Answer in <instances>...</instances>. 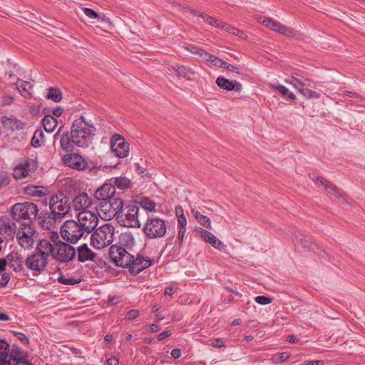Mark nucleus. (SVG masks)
<instances>
[{
	"instance_id": "nucleus-1",
	"label": "nucleus",
	"mask_w": 365,
	"mask_h": 365,
	"mask_svg": "<svg viewBox=\"0 0 365 365\" xmlns=\"http://www.w3.org/2000/svg\"><path fill=\"white\" fill-rule=\"evenodd\" d=\"M96 130V129L91 121L81 115L72 123L70 135L68 133H64L61 135V148L66 152H71L73 145L80 148L88 147L95 135Z\"/></svg>"
},
{
	"instance_id": "nucleus-2",
	"label": "nucleus",
	"mask_w": 365,
	"mask_h": 365,
	"mask_svg": "<svg viewBox=\"0 0 365 365\" xmlns=\"http://www.w3.org/2000/svg\"><path fill=\"white\" fill-rule=\"evenodd\" d=\"M51 243L48 240L43 239V250L49 252V255L59 262H68L76 256V249L68 242L62 241L56 233L52 236Z\"/></svg>"
},
{
	"instance_id": "nucleus-3",
	"label": "nucleus",
	"mask_w": 365,
	"mask_h": 365,
	"mask_svg": "<svg viewBox=\"0 0 365 365\" xmlns=\"http://www.w3.org/2000/svg\"><path fill=\"white\" fill-rule=\"evenodd\" d=\"M13 219L18 223L34 225V220L37 219L38 209L34 203L25 202L14 205L11 210Z\"/></svg>"
},
{
	"instance_id": "nucleus-4",
	"label": "nucleus",
	"mask_w": 365,
	"mask_h": 365,
	"mask_svg": "<svg viewBox=\"0 0 365 365\" xmlns=\"http://www.w3.org/2000/svg\"><path fill=\"white\" fill-rule=\"evenodd\" d=\"M115 227L110 224L103 225L93 230L91 243L97 250L109 246L113 241Z\"/></svg>"
},
{
	"instance_id": "nucleus-5",
	"label": "nucleus",
	"mask_w": 365,
	"mask_h": 365,
	"mask_svg": "<svg viewBox=\"0 0 365 365\" xmlns=\"http://www.w3.org/2000/svg\"><path fill=\"white\" fill-rule=\"evenodd\" d=\"M49 208L53 219L55 221H60L70 211L71 202L69 197L63 192H58L50 197Z\"/></svg>"
},
{
	"instance_id": "nucleus-6",
	"label": "nucleus",
	"mask_w": 365,
	"mask_h": 365,
	"mask_svg": "<svg viewBox=\"0 0 365 365\" xmlns=\"http://www.w3.org/2000/svg\"><path fill=\"white\" fill-rule=\"evenodd\" d=\"M123 207V201L119 197H114L108 200L98 202L97 206L98 215L106 221L110 220L118 215Z\"/></svg>"
},
{
	"instance_id": "nucleus-7",
	"label": "nucleus",
	"mask_w": 365,
	"mask_h": 365,
	"mask_svg": "<svg viewBox=\"0 0 365 365\" xmlns=\"http://www.w3.org/2000/svg\"><path fill=\"white\" fill-rule=\"evenodd\" d=\"M15 237L16 242L21 248L29 250L34 246L38 234L34 225L21 224L18 227Z\"/></svg>"
},
{
	"instance_id": "nucleus-8",
	"label": "nucleus",
	"mask_w": 365,
	"mask_h": 365,
	"mask_svg": "<svg viewBox=\"0 0 365 365\" xmlns=\"http://www.w3.org/2000/svg\"><path fill=\"white\" fill-rule=\"evenodd\" d=\"M143 232L150 240L163 237L167 232L166 221L159 217H148L143 225Z\"/></svg>"
},
{
	"instance_id": "nucleus-9",
	"label": "nucleus",
	"mask_w": 365,
	"mask_h": 365,
	"mask_svg": "<svg viewBox=\"0 0 365 365\" xmlns=\"http://www.w3.org/2000/svg\"><path fill=\"white\" fill-rule=\"evenodd\" d=\"M43 240L38 243L34 253L29 255L25 259V266L30 270L40 272L48 264L49 252L43 250Z\"/></svg>"
},
{
	"instance_id": "nucleus-10",
	"label": "nucleus",
	"mask_w": 365,
	"mask_h": 365,
	"mask_svg": "<svg viewBox=\"0 0 365 365\" xmlns=\"http://www.w3.org/2000/svg\"><path fill=\"white\" fill-rule=\"evenodd\" d=\"M60 233L64 241L70 244H76L83 237L86 232L76 220H70L63 222Z\"/></svg>"
},
{
	"instance_id": "nucleus-11",
	"label": "nucleus",
	"mask_w": 365,
	"mask_h": 365,
	"mask_svg": "<svg viewBox=\"0 0 365 365\" xmlns=\"http://www.w3.org/2000/svg\"><path fill=\"white\" fill-rule=\"evenodd\" d=\"M140 207L137 205H128L120 210L118 221L120 225L129 227H140Z\"/></svg>"
},
{
	"instance_id": "nucleus-12",
	"label": "nucleus",
	"mask_w": 365,
	"mask_h": 365,
	"mask_svg": "<svg viewBox=\"0 0 365 365\" xmlns=\"http://www.w3.org/2000/svg\"><path fill=\"white\" fill-rule=\"evenodd\" d=\"M37 168L36 159L25 158L14 167L13 175L16 180H24L34 173Z\"/></svg>"
},
{
	"instance_id": "nucleus-13",
	"label": "nucleus",
	"mask_w": 365,
	"mask_h": 365,
	"mask_svg": "<svg viewBox=\"0 0 365 365\" xmlns=\"http://www.w3.org/2000/svg\"><path fill=\"white\" fill-rule=\"evenodd\" d=\"M110 257L112 261L118 267H128L130 266L133 255L125 247L112 245L110 248Z\"/></svg>"
},
{
	"instance_id": "nucleus-14",
	"label": "nucleus",
	"mask_w": 365,
	"mask_h": 365,
	"mask_svg": "<svg viewBox=\"0 0 365 365\" xmlns=\"http://www.w3.org/2000/svg\"><path fill=\"white\" fill-rule=\"evenodd\" d=\"M76 222L86 234H89L98 225V218L97 215L92 211H84L78 212Z\"/></svg>"
},
{
	"instance_id": "nucleus-15",
	"label": "nucleus",
	"mask_w": 365,
	"mask_h": 365,
	"mask_svg": "<svg viewBox=\"0 0 365 365\" xmlns=\"http://www.w3.org/2000/svg\"><path fill=\"white\" fill-rule=\"evenodd\" d=\"M110 150L113 155L123 158L128 155L129 145L124 138L118 134H115L111 138Z\"/></svg>"
},
{
	"instance_id": "nucleus-16",
	"label": "nucleus",
	"mask_w": 365,
	"mask_h": 365,
	"mask_svg": "<svg viewBox=\"0 0 365 365\" xmlns=\"http://www.w3.org/2000/svg\"><path fill=\"white\" fill-rule=\"evenodd\" d=\"M130 266H128L129 271L133 274H138L143 270L151 266L153 260L142 255L138 254L136 256L133 255V259H130Z\"/></svg>"
},
{
	"instance_id": "nucleus-17",
	"label": "nucleus",
	"mask_w": 365,
	"mask_h": 365,
	"mask_svg": "<svg viewBox=\"0 0 365 365\" xmlns=\"http://www.w3.org/2000/svg\"><path fill=\"white\" fill-rule=\"evenodd\" d=\"M115 185H113L112 183L105 182L94 192L93 197L98 202H102L115 197Z\"/></svg>"
},
{
	"instance_id": "nucleus-18",
	"label": "nucleus",
	"mask_w": 365,
	"mask_h": 365,
	"mask_svg": "<svg viewBox=\"0 0 365 365\" xmlns=\"http://www.w3.org/2000/svg\"><path fill=\"white\" fill-rule=\"evenodd\" d=\"M72 205L74 210L79 212L89 211V208L93 205V200L87 193L82 192L73 199Z\"/></svg>"
},
{
	"instance_id": "nucleus-19",
	"label": "nucleus",
	"mask_w": 365,
	"mask_h": 365,
	"mask_svg": "<svg viewBox=\"0 0 365 365\" xmlns=\"http://www.w3.org/2000/svg\"><path fill=\"white\" fill-rule=\"evenodd\" d=\"M19 225L10 219L0 220V235L6 240H11L16 236Z\"/></svg>"
},
{
	"instance_id": "nucleus-20",
	"label": "nucleus",
	"mask_w": 365,
	"mask_h": 365,
	"mask_svg": "<svg viewBox=\"0 0 365 365\" xmlns=\"http://www.w3.org/2000/svg\"><path fill=\"white\" fill-rule=\"evenodd\" d=\"M259 21L266 27L269 28L274 31L278 32L284 36H289L293 34V30L277 21H274L269 18H260Z\"/></svg>"
},
{
	"instance_id": "nucleus-21",
	"label": "nucleus",
	"mask_w": 365,
	"mask_h": 365,
	"mask_svg": "<svg viewBox=\"0 0 365 365\" xmlns=\"http://www.w3.org/2000/svg\"><path fill=\"white\" fill-rule=\"evenodd\" d=\"M63 163L66 165L78 170H82L87 165L86 161L79 155L67 154L63 158Z\"/></svg>"
},
{
	"instance_id": "nucleus-22",
	"label": "nucleus",
	"mask_w": 365,
	"mask_h": 365,
	"mask_svg": "<svg viewBox=\"0 0 365 365\" xmlns=\"http://www.w3.org/2000/svg\"><path fill=\"white\" fill-rule=\"evenodd\" d=\"M196 232L200 235V236L205 242L210 244L215 249L218 250H224V244L219 239H217L212 232L202 227L197 228Z\"/></svg>"
},
{
	"instance_id": "nucleus-23",
	"label": "nucleus",
	"mask_w": 365,
	"mask_h": 365,
	"mask_svg": "<svg viewBox=\"0 0 365 365\" xmlns=\"http://www.w3.org/2000/svg\"><path fill=\"white\" fill-rule=\"evenodd\" d=\"M168 70L175 74L178 78H182L186 81H191L192 76L197 73L193 68L178 64L171 66L170 68H168Z\"/></svg>"
},
{
	"instance_id": "nucleus-24",
	"label": "nucleus",
	"mask_w": 365,
	"mask_h": 365,
	"mask_svg": "<svg viewBox=\"0 0 365 365\" xmlns=\"http://www.w3.org/2000/svg\"><path fill=\"white\" fill-rule=\"evenodd\" d=\"M1 122L5 128L11 131L23 130L26 125L25 122H23L13 115L2 116Z\"/></svg>"
},
{
	"instance_id": "nucleus-25",
	"label": "nucleus",
	"mask_w": 365,
	"mask_h": 365,
	"mask_svg": "<svg viewBox=\"0 0 365 365\" xmlns=\"http://www.w3.org/2000/svg\"><path fill=\"white\" fill-rule=\"evenodd\" d=\"M7 264L15 272H20L24 269L25 260L21 254L18 252H11L6 258Z\"/></svg>"
},
{
	"instance_id": "nucleus-26",
	"label": "nucleus",
	"mask_w": 365,
	"mask_h": 365,
	"mask_svg": "<svg viewBox=\"0 0 365 365\" xmlns=\"http://www.w3.org/2000/svg\"><path fill=\"white\" fill-rule=\"evenodd\" d=\"M76 250L78 261L80 262L93 261L96 257V254L85 243L78 246Z\"/></svg>"
},
{
	"instance_id": "nucleus-27",
	"label": "nucleus",
	"mask_w": 365,
	"mask_h": 365,
	"mask_svg": "<svg viewBox=\"0 0 365 365\" xmlns=\"http://www.w3.org/2000/svg\"><path fill=\"white\" fill-rule=\"evenodd\" d=\"M216 84L221 88L228 91H241L242 89V84L236 81H230L224 77H218L216 79Z\"/></svg>"
},
{
	"instance_id": "nucleus-28",
	"label": "nucleus",
	"mask_w": 365,
	"mask_h": 365,
	"mask_svg": "<svg viewBox=\"0 0 365 365\" xmlns=\"http://www.w3.org/2000/svg\"><path fill=\"white\" fill-rule=\"evenodd\" d=\"M285 82L293 86V87L296 88L300 93L305 87L310 86V81L308 78L303 77L301 78H297V77L292 76L291 79L285 80Z\"/></svg>"
},
{
	"instance_id": "nucleus-29",
	"label": "nucleus",
	"mask_w": 365,
	"mask_h": 365,
	"mask_svg": "<svg viewBox=\"0 0 365 365\" xmlns=\"http://www.w3.org/2000/svg\"><path fill=\"white\" fill-rule=\"evenodd\" d=\"M316 184L317 185L323 186L325 190L329 194L334 195L337 197L341 196L340 190L334 185L323 179L322 178L318 177L316 180Z\"/></svg>"
},
{
	"instance_id": "nucleus-30",
	"label": "nucleus",
	"mask_w": 365,
	"mask_h": 365,
	"mask_svg": "<svg viewBox=\"0 0 365 365\" xmlns=\"http://www.w3.org/2000/svg\"><path fill=\"white\" fill-rule=\"evenodd\" d=\"M16 86L22 96L25 98L31 96V91L33 88V85L31 82L18 79L16 81Z\"/></svg>"
},
{
	"instance_id": "nucleus-31",
	"label": "nucleus",
	"mask_w": 365,
	"mask_h": 365,
	"mask_svg": "<svg viewBox=\"0 0 365 365\" xmlns=\"http://www.w3.org/2000/svg\"><path fill=\"white\" fill-rule=\"evenodd\" d=\"M119 244L118 247H125V250H130L134 244L135 239L131 232H125L120 235L119 238Z\"/></svg>"
},
{
	"instance_id": "nucleus-32",
	"label": "nucleus",
	"mask_w": 365,
	"mask_h": 365,
	"mask_svg": "<svg viewBox=\"0 0 365 365\" xmlns=\"http://www.w3.org/2000/svg\"><path fill=\"white\" fill-rule=\"evenodd\" d=\"M9 354V344L3 339H0V365H11L8 360Z\"/></svg>"
},
{
	"instance_id": "nucleus-33",
	"label": "nucleus",
	"mask_w": 365,
	"mask_h": 365,
	"mask_svg": "<svg viewBox=\"0 0 365 365\" xmlns=\"http://www.w3.org/2000/svg\"><path fill=\"white\" fill-rule=\"evenodd\" d=\"M112 184L115 185V189L118 188L121 190L130 189L133 186L132 181L125 176L115 178Z\"/></svg>"
},
{
	"instance_id": "nucleus-34",
	"label": "nucleus",
	"mask_w": 365,
	"mask_h": 365,
	"mask_svg": "<svg viewBox=\"0 0 365 365\" xmlns=\"http://www.w3.org/2000/svg\"><path fill=\"white\" fill-rule=\"evenodd\" d=\"M57 280L59 283L66 285H74L81 282V277H75L69 274H63L59 273Z\"/></svg>"
},
{
	"instance_id": "nucleus-35",
	"label": "nucleus",
	"mask_w": 365,
	"mask_h": 365,
	"mask_svg": "<svg viewBox=\"0 0 365 365\" xmlns=\"http://www.w3.org/2000/svg\"><path fill=\"white\" fill-rule=\"evenodd\" d=\"M42 123L47 133H52L57 126V120L51 115H46L43 118Z\"/></svg>"
},
{
	"instance_id": "nucleus-36",
	"label": "nucleus",
	"mask_w": 365,
	"mask_h": 365,
	"mask_svg": "<svg viewBox=\"0 0 365 365\" xmlns=\"http://www.w3.org/2000/svg\"><path fill=\"white\" fill-rule=\"evenodd\" d=\"M38 221L39 225L46 230H50L53 227V220L50 217V215L47 212H41L40 215H38Z\"/></svg>"
},
{
	"instance_id": "nucleus-37",
	"label": "nucleus",
	"mask_w": 365,
	"mask_h": 365,
	"mask_svg": "<svg viewBox=\"0 0 365 365\" xmlns=\"http://www.w3.org/2000/svg\"><path fill=\"white\" fill-rule=\"evenodd\" d=\"M217 28L222 29L225 30V31L232 34L234 36H239L242 38H246L247 36L245 34V33L235 27L231 26L230 25H228L224 22L222 21L221 24L217 25Z\"/></svg>"
},
{
	"instance_id": "nucleus-38",
	"label": "nucleus",
	"mask_w": 365,
	"mask_h": 365,
	"mask_svg": "<svg viewBox=\"0 0 365 365\" xmlns=\"http://www.w3.org/2000/svg\"><path fill=\"white\" fill-rule=\"evenodd\" d=\"M187 49L191 53L197 56L199 58H200L201 60H202L204 61H207V59L208 58L209 55H210V53L207 52L206 51H205L202 48H200V47L196 46L189 45L187 47Z\"/></svg>"
},
{
	"instance_id": "nucleus-39",
	"label": "nucleus",
	"mask_w": 365,
	"mask_h": 365,
	"mask_svg": "<svg viewBox=\"0 0 365 365\" xmlns=\"http://www.w3.org/2000/svg\"><path fill=\"white\" fill-rule=\"evenodd\" d=\"M270 88L272 90L279 91L283 96H287V98L289 100L294 101L296 99L295 94L294 93L289 92V89L287 88L284 86L280 84H270Z\"/></svg>"
},
{
	"instance_id": "nucleus-40",
	"label": "nucleus",
	"mask_w": 365,
	"mask_h": 365,
	"mask_svg": "<svg viewBox=\"0 0 365 365\" xmlns=\"http://www.w3.org/2000/svg\"><path fill=\"white\" fill-rule=\"evenodd\" d=\"M46 98L52 100L55 103H58L62 99V93L60 90L56 88H50L46 95Z\"/></svg>"
},
{
	"instance_id": "nucleus-41",
	"label": "nucleus",
	"mask_w": 365,
	"mask_h": 365,
	"mask_svg": "<svg viewBox=\"0 0 365 365\" xmlns=\"http://www.w3.org/2000/svg\"><path fill=\"white\" fill-rule=\"evenodd\" d=\"M44 133L41 130H36L31 140V144L34 147H40L43 142Z\"/></svg>"
},
{
	"instance_id": "nucleus-42",
	"label": "nucleus",
	"mask_w": 365,
	"mask_h": 365,
	"mask_svg": "<svg viewBox=\"0 0 365 365\" xmlns=\"http://www.w3.org/2000/svg\"><path fill=\"white\" fill-rule=\"evenodd\" d=\"M205 62L207 63V64L209 66H215L221 68L223 66V65H225V61H223L221 58H220L217 56H215L210 53L209 55L208 58L207 59V61Z\"/></svg>"
},
{
	"instance_id": "nucleus-43",
	"label": "nucleus",
	"mask_w": 365,
	"mask_h": 365,
	"mask_svg": "<svg viewBox=\"0 0 365 365\" xmlns=\"http://www.w3.org/2000/svg\"><path fill=\"white\" fill-rule=\"evenodd\" d=\"M301 94L308 99H318L320 98V94L318 92L309 89L307 87L302 91Z\"/></svg>"
},
{
	"instance_id": "nucleus-44",
	"label": "nucleus",
	"mask_w": 365,
	"mask_h": 365,
	"mask_svg": "<svg viewBox=\"0 0 365 365\" xmlns=\"http://www.w3.org/2000/svg\"><path fill=\"white\" fill-rule=\"evenodd\" d=\"M140 205L145 210L154 211L155 210V203L148 198L143 199L140 202Z\"/></svg>"
},
{
	"instance_id": "nucleus-45",
	"label": "nucleus",
	"mask_w": 365,
	"mask_h": 365,
	"mask_svg": "<svg viewBox=\"0 0 365 365\" xmlns=\"http://www.w3.org/2000/svg\"><path fill=\"white\" fill-rule=\"evenodd\" d=\"M200 16L204 20V21L215 27H217V25L222 23V21L217 19H215L213 17L206 14H200Z\"/></svg>"
},
{
	"instance_id": "nucleus-46",
	"label": "nucleus",
	"mask_w": 365,
	"mask_h": 365,
	"mask_svg": "<svg viewBox=\"0 0 365 365\" xmlns=\"http://www.w3.org/2000/svg\"><path fill=\"white\" fill-rule=\"evenodd\" d=\"M10 280L9 273L6 270L0 272V287H5Z\"/></svg>"
},
{
	"instance_id": "nucleus-47",
	"label": "nucleus",
	"mask_w": 365,
	"mask_h": 365,
	"mask_svg": "<svg viewBox=\"0 0 365 365\" xmlns=\"http://www.w3.org/2000/svg\"><path fill=\"white\" fill-rule=\"evenodd\" d=\"M255 300L257 303H258L259 304H262V305L269 304L272 301V299L271 298L267 297L266 296H263V295L256 297Z\"/></svg>"
},
{
	"instance_id": "nucleus-48",
	"label": "nucleus",
	"mask_w": 365,
	"mask_h": 365,
	"mask_svg": "<svg viewBox=\"0 0 365 365\" xmlns=\"http://www.w3.org/2000/svg\"><path fill=\"white\" fill-rule=\"evenodd\" d=\"M139 316V311L137 309H130L125 315V319L131 321L136 319Z\"/></svg>"
},
{
	"instance_id": "nucleus-49",
	"label": "nucleus",
	"mask_w": 365,
	"mask_h": 365,
	"mask_svg": "<svg viewBox=\"0 0 365 365\" xmlns=\"http://www.w3.org/2000/svg\"><path fill=\"white\" fill-rule=\"evenodd\" d=\"M84 14L91 19H98L100 18V15L97 14L94 10L90 8H83Z\"/></svg>"
},
{
	"instance_id": "nucleus-50",
	"label": "nucleus",
	"mask_w": 365,
	"mask_h": 365,
	"mask_svg": "<svg viewBox=\"0 0 365 365\" xmlns=\"http://www.w3.org/2000/svg\"><path fill=\"white\" fill-rule=\"evenodd\" d=\"M14 351H15V356H16V358H19V360L23 359V358L24 356V352L21 349L16 347V348L12 349L11 351H9L8 360H9L10 361L11 360L13 361V359L10 358V355Z\"/></svg>"
},
{
	"instance_id": "nucleus-51",
	"label": "nucleus",
	"mask_w": 365,
	"mask_h": 365,
	"mask_svg": "<svg viewBox=\"0 0 365 365\" xmlns=\"http://www.w3.org/2000/svg\"><path fill=\"white\" fill-rule=\"evenodd\" d=\"M197 222L206 228L210 229L212 227L210 219L205 215H203Z\"/></svg>"
},
{
	"instance_id": "nucleus-52",
	"label": "nucleus",
	"mask_w": 365,
	"mask_h": 365,
	"mask_svg": "<svg viewBox=\"0 0 365 365\" xmlns=\"http://www.w3.org/2000/svg\"><path fill=\"white\" fill-rule=\"evenodd\" d=\"M10 358L13 359V361L14 362V365H31L30 363L23 359L19 360V358H16V356H15V351L11 354Z\"/></svg>"
},
{
	"instance_id": "nucleus-53",
	"label": "nucleus",
	"mask_w": 365,
	"mask_h": 365,
	"mask_svg": "<svg viewBox=\"0 0 365 365\" xmlns=\"http://www.w3.org/2000/svg\"><path fill=\"white\" fill-rule=\"evenodd\" d=\"M178 227L186 228L187 220L184 214H180V215L178 217Z\"/></svg>"
},
{
	"instance_id": "nucleus-54",
	"label": "nucleus",
	"mask_w": 365,
	"mask_h": 365,
	"mask_svg": "<svg viewBox=\"0 0 365 365\" xmlns=\"http://www.w3.org/2000/svg\"><path fill=\"white\" fill-rule=\"evenodd\" d=\"M344 95L351 98H356V101L354 103H359L362 101V98L356 93L351 92V91H345Z\"/></svg>"
},
{
	"instance_id": "nucleus-55",
	"label": "nucleus",
	"mask_w": 365,
	"mask_h": 365,
	"mask_svg": "<svg viewBox=\"0 0 365 365\" xmlns=\"http://www.w3.org/2000/svg\"><path fill=\"white\" fill-rule=\"evenodd\" d=\"M212 346L216 348H221L225 346V341L223 339L217 338L212 342Z\"/></svg>"
},
{
	"instance_id": "nucleus-56",
	"label": "nucleus",
	"mask_w": 365,
	"mask_h": 365,
	"mask_svg": "<svg viewBox=\"0 0 365 365\" xmlns=\"http://www.w3.org/2000/svg\"><path fill=\"white\" fill-rule=\"evenodd\" d=\"M186 228L178 227V241L180 245H182Z\"/></svg>"
},
{
	"instance_id": "nucleus-57",
	"label": "nucleus",
	"mask_w": 365,
	"mask_h": 365,
	"mask_svg": "<svg viewBox=\"0 0 365 365\" xmlns=\"http://www.w3.org/2000/svg\"><path fill=\"white\" fill-rule=\"evenodd\" d=\"M222 67H224L225 69H227L229 71L240 74V71H239L238 68L234 66L232 64L227 63V62H225V65H223Z\"/></svg>"
},
{
	"instance_id": "nucleus-58",
	"label": "nucleus",
	"mask_w": 365,
	"mask_h": 365,
	"mask_svg": "<svg viewBox=\"0 0 365 365\" xmlns=\"http://www.w3.org/2000/svg\"><path fill=\"white\" fill-rule=\"evenodd\" d=\"M17 339L23 344H29V339L28 337L22 334V333H17L16 334Z\"/></svg>"
},
{
	"instance_id": "nucleus-59",
	"label": "nucleus",
	"mask_w": 365,
	"mask_h": 365,
	"mask_svg": "<svg viewBox=\"0 0 365 365\" xmlns=\"http://www.w3.org/2000/svg\"><path fill=\"white\" fill-rule=\"evenodd\" d=\"M14 101V98L10 96H5L3 97L2 103L4 106L11 105Z\"/></svg>"
},
{
	"instance_id": "nucleus-60",
	"label": "nucleus",
	"mask_w": 365,
	"mask_h": 365,
	"mask_svg": "<svg viewBox=\"0 0 365 365\" xmlns=\"http://www.w3.org/2000/svg\"><path fill=\"white\" fill-rule=\"evenodd\" d=\"M277 356H278V361L279 362H283V361H287L289 359V355L288 353L283 352V353L279 354L277 355Z\"/></svg>"
},
{
	"instance_id": "nucleus-61",
	"label": "nucleus",
	"mask_w": 365,
	"mask_h": 365,
	"mask_svg": "<svg viewBox=\"0 0 365 365\" xmlns=\"http://www.w3.org/2000/svg\"><path fill=\"white\" fill-rule=\"evenodd\" d=\"M170 354L173 359H178L181 356V350L180 349H174L171 351Z\"/></svg>"
},
{
	"instance_id": "nucleus-62",
	"label": "nucleus",
	"mask_w": 365,
	"mask_h": 365,
	"mask_svg": "<svg viewBox=\"0 0 365 365\" xmlns=\"http://www.w3.org/2000/svg\"><path fill=\"white\" fill-rule=\"evenodd\" d=\"M63 108L61 107H56L55 108L53 111H52V113H53V116L55 118V117H59L61 115V114L63 113Z\"/></svg>"
},
{
	"instance_id": "nucleus-63",
	"label": "nucleus",
	"mask_w": 365,
	"mask_h": 365,
	"mask_svg": "<svg viewBox=\"0 0 365 365\" xmlns=\"http://www.w3.org/2000/svg\"><path fill=\"white\" fill-rule=\"evenodd\" d=\"M302 365H323V361L319 360L305 361Z\"/></svg>"
},
{
	"instance_id": "nucleus-64",
	"label": "nucleus",
	"mask_w": 365,
	"mask_h": 365,
	"mask_svg": "<svg viewBox=\"0 0 365 365\" xmlns=\"http://www.w3.org/2000/svg\"><path fill=\"white\" fill-rule=\"evenodd\" d=\"M107 365H118V359L115 357H110L107 360Z\"/></svg>"
}]
</instances>
